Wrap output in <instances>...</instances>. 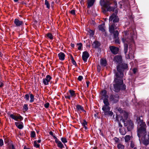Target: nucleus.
<instances>
[{"label": "nucleus", "mask_w": 149, "mask_h": 149, "mask_svg": "<svg viewBox=\"0 0 149 149\" xmlns=\"http://www.w3.org/2000/svg\"><path fill=\"white\" fill-rule=\"evenodd\" d=\"M119 99V96L117 94H111L109 97L110 102L112 104L117 103Z\"/></svg>", "instance_id": "nucleus-5"}, {"label": "nucleus", "mask_w": 149, "mask_h": 149, "mask_svg": "<svg viewBox=\"0 0 149 149\" xmlns=\"http://www.w3.org/2000/svg\"><path fill=\"white\" fill-rule=\"evenodd\" d=\"M117 147L118 149H124L125 148V146L124 145L120 143H119L117 145Z\"/></svg>", "instance_id": "nucleus-38"}, {"label": "nucleus", "mask_w": 149, "mask_h": 149, "mask_svg": "<svg viewBox=\"0 0 149 149\" xmlns=\"http://www.w3.org/2000/svg\"><path fill=\"white\" fill-rule=\"evenodd\" d=\"M61 140L62 142L64 143L67 142V139L66 138L62 137L61 138Z\"/></svg>", "instance_id": "nucleus-44"}, {"label": "nucleus", "mask_w": 149, "mask_h": 149, "mask_svg": "<svg viewBox=\"0 0 149 149\" xmlns=\"http://www.w3.org/2000/svg\"><path fill=\"white\" fill-rule=\"evenodd\" d=\"M118 13V11L116 10L115 13H113L112 15L110 16L109 21V22H111V23L112 21L113 24H115L117 25V23H118L119 21V19L118 16H117V14Z\"/></svg>", "instance_id": "nucleus-4"}, {"label": "nucleus", "mask_w": 149, "mask_h": 149, "mask_svg": "<svg viewBox=\"0 0 149 149\" xmlns=\"http://www.w3.org/2000/svg\"><path fill=\"white\" fill-rule=\"evenodd\" d=\"M118 117V115L117 114H116V120L117 121H119V120Z\"/></svg>", "instance_id": "nucleus-62"}, {"label": "nucleus", "mask_w": 149, "mask_h": 149, "mask_svg": "<svg viewBox=\"0 0 149 149\" xmlns=\"http://www.w3.org/2000/svg\"><path fill=\"white\" fill-rule=\"evenodd\" d=\"M104 25L105 24L104 23H102L98 26V27L100 31L102 32H104L105 31L104 28Z\"/></svg>", "instance_id": "nucleus-20"}, {"label": "nucleus", "mask_w": 149, "mask_h": 149, "mask_svg": "<svg viewBox=\"0 0 149 149\" xmlns=\"http://www.w3.org/2000/svg\"><path fill=\"white\" fill-rule=\"evenodd\" d=\"M119 132L120 134L123 135H125L126 133V130L124 129V130H123L122 128H120Z\"/></svg>", "instance_id": "nucleus-33"}, {"label": "nucleus", "mask_w": 149, "mask_h": 149, "mask_svg": "<svg viewBox=\"0 0 149 149\" xmlns=\"http://www.w3.org/2000/svg\"><path fill=\"white\" fill-rule=\"evenodd\" d=\"M143 144L146 146H148L149 144V138L148 139L144 138L143 140Z\"/></svg>", "instance_id": "nucleus-27"}, {"label": "nucleus", "mask_w": 149, "mask_h": 149, "mask_svg": "<svg viewBox=\"0 0 149 149\" xmlns=\"http://www.w3.org/2000/svg\"><path fill=\"white\" fill-rule=\"evenodd\" d=\"M89 32L90 33V36H93L94 35V32L93 30H91V29H90Z\"/></svg>", "instance_id": "nucleus-49"}, {"label": "nucleus", "mask_w": 149, "mask_h": 149, "mask_svg": "<svg viewBox=\"0 0 149 149\" xmlns=\"http://www.w3.org/2000/svg\"><path fill=\"white\" fill-rule=\"evenodd\" d=\"M110 51L113 54H116L119 51V48L113 46H110L109 47Z\"/></svg>", "instance_id": "nucleus-10"}, {"label": "nucleus", "mask_w": 149, "mask_h": 149, "mask_svg": "<svg viewBox=\"0 0 149 149\" xmlns=\"http://www.w3.org/2000/svg\"><path fill=\"white\" fill-rule=\"evenodd\" d=\"M99 131H100V134L103 137H104V135L102 132L101 131V130L100 129L99 130Z\"/></svg>", "instance_id": "nucleus-58"}, {"label": "nucleus", "mask_w": 149, "mask_h": 149, "mask_svg": "<svg viewBox=\"0 0 149 149\" xmlns=\"http://www.w3.org/2000/svg\"><path fill=\"white\" fill-rule=\"evenodd\" d=\"M55 143L57 144V146L58 147L61 149H62L63 148H64L63 144L61 141H59V140L56 141Z\"/></svg>", "instance_id": "nucleus-21"}, {"label": "nucleus", "mask_w": 149, "mask_h": 149, "mask_svg": "<svg viewBox=\"0 0 149 149\" xmlns=\"http://www.w3.org/2000/svg\"><path fill=\"white\" fill-rule=\"evenodd\" d=\"M139 125L140 126L137 130V135L139 138L141 136L145 138L146 136V125L145 123Z\"/></svg>", "instance_id": "nucleus-3"}, {"label": "nucleus", "mask_w": 149, "mask_h": 149, "mask_svg": "<svg viewBox=\"0 0 149 149\" xmlns=\"http://www.w3.org/2000/svg\"><path fill=\"white\" fill-rule=\"evenodd\" d=\"M52 136L53 137V138L55 139V142L58 140V139L54 135L53 136Z\"/></svg>", "instance_id": "nucleus-57"}, {"label": "nucleus", "mask_w": 149, "mask_h": 149, "mask_svg": "<svg viewBox=\"0 0 149 149\" xmlns=\"http://www.w3.org/2000/svg\"><path fill=\"white\" fill-rule=\"evenodd\" d=\"M113 140H114L117 143H119L120 141L119 138L117 137H115L113 139Z\"/></svg>", "instance_id": "nucleus-47"}, {"label": "nucleus", "mask_w": 149, "mask_h": 149, "mask_svg": "<svg viewBox=\"0 0 149 149\" xmlns=\"http://www.w3.org/2000/svg\"><path fill=\"white\" fill-rule=\"evenodd\" d=\"M45 5L46 6V7L48 9H49L50 8V5L48 1L46 0L45 1Z\"/></svg>", "instance_id": "nucleus-41"}, {"label": "nucleus", "mask_w": 149, "mask_h": 149, "mask_svg": "<svg viewBox=\"0 0 149 149\" xmlns=\"http://www.w3.org/2000/svg\"><path fill=\"white\" fill-rule=\"evenodd\" d=\"M118 111L120 112V113L122 112L123 111V110H122V109L120 108H119L118 109Z\"/></svg>", "instance_id": "nucleus-61"}, {"label": "nucleus", "mask_w": 149, "mask_h": 149, "mask_svg": "<svg viewBox=\"0 0 149 149\" xmlns=\"http://www.w3.org/2000/svg\"><path fill=\"white\" fill-rule=\"evenodd\" d=\"M15 124L16 126L19 129H22L23 127V123L22 122H15Z\"/></svg>", "instance_id": "nucleus-16"}, {"label": "nucleus", "mask_w": 149, "mask_h": 149, "mask_svg": "<svg viewBox=\"0 0 149 149\" xmlns=\"http://www.w3.org/2000/svg\"><path fill=\"white\" fill-rule=\"evenodd\" d=\"M34 146L36 148H39L40 147V145L37 143L36 141H34Z\"/></svg>", "instance_id": "nucleus-46"}, {"label": "nucleus", "mask_w": 149, "mask_h": 149, "mask_svg": "<svg viewBox=\"0 0 149 149\" xmlns=\"http://www.w3.org/2000/svg\"><path fill=\"white\" fill-rule=\"evenodd\" d=\"M116 25L115 24H113L111 25L109 27V31L110 33H112L115 31H114V30L115 29H116L117 28V27L116 26Z\"/></svg>", "instance_id": "nucleus-13"}, {"label": "nucleus", "mask_w": 149, "mask_h": 149, "mask_svg": "<svg viewBox=\"0 0 149 149\" xmlns=\"http://www.w3.org/2000/svg\"><path fill=\"white\" fill-rule=\"evenodd\" d=\"M112 33H113V39L116 38L117 37H118L119 32L117 30H116L114 32Z\"/></svg>", "instance_id": "nucleus-30"}, {"label": "nucleus", "mask_w": 149, "mask_h": 149, "mask_svg": "<svg viewBox=\"0 0 149 149\" xmlns=\"http://www.w3.org/2000/svg\"><path fill=\"white\" fill-rule=\"evenodd\" d=\"M110 107L102 108V109L103 111L102 113H104V116H105L108 113V112H109V111H110Z\"/></svg>", "instance_id": "nucleus-17"}, {"label": "nucleus", "mask_w": 149, "mask_h": 149, "mask_svg": "<svg viewBox=\"0 0 149 149\" xmlns=\"http://www.w3.org/2000/svg\"><path fill=\"white\" fill-rule=\"evenodd\" d=\"M124 125L127 127V130L128 131H131L133 128L134 124L131 120H128L127 121H123Z\"/></svg>", "instance_id": "nucleus-6"}, {"label": "nucleus", "mask_w": 149, "mask_h": 149, "mask_svg": "<svg viewBox=\"0 0 149 149\" xmlns=\"http://www.w3.org/2000/svg\"><path fill=\"white\" fill-rule=\"evenodd\" d=\"M17 121H18V119H19L21 120L23 119V118L19 114H17Z\"/></svg>", "instance_id": "nucleus-37"}, {"label": "nucleus", "mask_w": 149, "mask_h": 149, "mask_svg": "<svg viewBox=\"0 0 149 149\" xmlns=\"http://www.w3.org/2000/svg\"><path fill=\"white\" fill-rule=\"evenodd\" d=\"M45 36L46 38H49L50 40H52L54 37L52 34L49 33H48L46 34Z\"/></svg>", "instance_id": "nucleus-29"}, {"label": "nucleus", "mask_w": 149, "mask_h": 149, "mask_svg": "<svg viewBox=\"0 0 149 149\" xmlns=\"http://www.w3.org/2000/svg\"><path fill=\"white\" fill-rule=\"evenodd\" d=\"M136 121L138 123V125L141 124V123L143 124V123H145L143 122V120H141L140 117H137Z\"/></svg>", "instance_id": "nucleus-24"}, {"label": "nucleus", "mask_w": 149, "mask_h": 149, "mask_svg": "<svg viewBox=\"0 0 149 149\" xmlns=\"http://www.w3.org/2000/svg\"><path fill=\"white\" fill-rule=\"evenodd\" d=\"M30 92L29 93V94H26L24 96V99L26 101H28L29 100L30 97Z\"/></svg>", "instance_id": "nucleus-35"}, {"label": "nucleus", "mask_w": 149, "mask_h": 149, "mask_svg": "<svg viewBox=\"0 0 149 149\" xmlns=\"http://www.w3.org/2000/svg\"><path fill=\"white\" fill-rule=\"evenodd\" d=\"M9 147L10 149H15L14 146L12 143L10 144L9 146Z\"/></svg>", "instance_id": "nucleus-52"}, {"label": "nucleus", "mask_w": 149, "mask_h": 149, "mask_svg": "<svg viewBox=\"0 0 149 149\" xmlns=\"http://www.w3.org/2000/svg\"><path fill=\"white\" fill-rule=\"evenodd\" d=\"M49 104L48 102L44 104V107L46 108H47L49 107Z\"/></svg>", "instance_id": "nucleus-53"}, {"label": "nucleus", "mask_w": 149, "mask_h": 149, "mask_svg": "<svg viewBox=\"0 0 149 149\" xmlns=\"http://www.w3.org/2000/svg\"><path fill=\"white\" fill-rule=\"evenodd\" d=\"M69 12L73 15H75V10H72L69 11Z\"/></svg>", "instance_id": "nucleus-50"}, {"label": "nucleus", "mask_w": 149, "mask_h": 149, "mask_svg": "<svg viewBox=\"0 0 149 149\" xmlns=\"http://www.w3.org/2000/svg\"><path fill=\"white\" fill-rule=\"evenodd\" d=\"M125 141H128L130 140V136L129 135H126L125 136Z\"/></svg>", "instance_id": "nucleus-48"}, {"label": "nucleus", "mask_w": 149, "mask_h": 149, "mask_svg": "<svg viewBox=\"0 0 149 149\" xmlns=\"http://www.w3.org/2000/svg\"><path fill=\"white\" fill-rule=\"evenodd\" d=\"M16 113H14L13 114H9V117L11 118L14 120H17V115Z\"/></svg>", "instance_id": "nucleus-26"}, {"label": "nucleus", "mask_w": 149, "mask_h": 149, "mask_svg": "<svg viewBox=\"0 0 149 149\" xmlns=\"http://www.w3.org/2000/svg\"><path fill=\"white\" fill-rule=\"evenodd\" d=\"M83 79V77L82 76H79L78 78V80L80 81H81Z\"/></svg>", "instance_id": "nucleus-54"}, {"label": "nucleus", "mask_w": 149, "mask_h": 149, "mask_svg": "<svg viewBox=\"0 0 149 149\" xmlns=\"http://www.w3.org/2000/svg\"><path fill=\"white\" fill-rule=\"evenodd\" d=\"M65 98L66 99H67L69 100H70L71 99V96L70 95H65Z\"/></svg>", "instance_id": "nucleus-56"}, {"label": "nucleus", "mask_w": 149, "mask_h": 149, "mask_svg": "<svg viewBox=\"0 0 149 149\" xmlns=\"http://www.w3.org/2000/svg\"><path fill=\"white\" fill-rule=\"evenodd\" d=\"M3 85H4L3 83L2 82H1L0 83V88L2 87L3 86Z\"/></svg>", "instance_id": "nucleus-64"}, {"label": "nucleus", "mask_w": 149, "mask_h": 149, "mask_svg": "<svg viewBox=\"0 0 149 149\" xmlns=\"http://www.w3.org/2000/svg\"><path fill=\"white\" fill-rule=\"evenodd\" d=\"M74 91L72 90H70L69 93L71 97H75L76 96V94L75 93Z\"/></svg>", "instance_id": "nucleus-32"}, {"label": "nucleus", "mask_w": 149, "mask_h": 149, "mask_svg": "<svg viewBox=\"0 0 149 149\" xmlns=\"http://www.w3.org/2000/svg\"><path fill=\"white\" fill-rule=\"evenodd\" d=\"M113 60L117 64H118L123 62L122 57L120 55H116L114 58Z\"/></svg>", "instance_id": "nucleus-7"}, {"label": "nucleus", "mask_w": 149, "mask_h": 149, "mask_svg": "<svg viewBox=\"0 0 149 149\" xmlns=\"http://www.w3.org/2000/svg\"><path fill=\"white\" fill-rule=\"evenodd\" d=\"M70 57L72 63L73 65H75V66H76L77 65V64L76 61L74 60L73 57L71 54L70 55Z\"/></svg>", "instance_id": "nucleus-36"}, {"label": "nucleus", "mask_w": 149, "mask_h": 149, "mask_svg": "<svg viewBox=\"0 0 149 149\" xmlns=\"http://www.w3.org/2000/svg\"><path fill=\"white\" fill-rule=\"evenodd\" d=\"M114 42L116 44H120V40L118 37H117L116 38H115Z\"/></svg>", "instance_id": "nucleus-43"}, {"label": "nucleus", "mask_w": 149, "mask_h": 149, "mask_svg": "<svg viewBox=\"0 0 149 149\" xmlns=\"http://www.w3.org/2000/svg\"><path fill=\"white\" fill-rule=\"evenodd\" d=\"M128 49V45L127 43L124 44V52L125 55L126 54Z\"/></svg>", "instance_id": "nucleus-28"}, {"label": "nucleus", "mask_w": 149, "mask_h": 149, "mask_svg": "<svg viewBox=\"0 0 149 149\" xmlns=\"http://www.w3.org/2000/svg\"><path fill=\"white\" fill-rule=\"evenodd\" d=\"M100 3L107 9V11L109 12H114L118 7L117 2L116 0H109L105 1V0H100Z\"/></svg>", "instance_id": "nucleus-2"}, {"label": "nucleus", "mask_w": 149, "mask_h": 149, "mask_svg": "<svg viewBox=\"0 0 149 149\" xmlns=\"http://www.w3.org/2000/svg\"><path fill=\"white\" fill-rule=\"evenodd\" d=\"M128 117V114L127 112L125 111L123 113V115L121 117V119H122L123 122V121H126Z\"/></svg>", "instance_id": "nucleus-14"}, {"label": "nucleus", "mask_w": 149, "mask_h": 149, "mask_svg": "<svg viewBox=\"0 0 149 149\" xmlns=\"http://www.w3.org/2000/svg\"><path fill=\"white\" fill-rule=\"evenodd\" d=\"M89 56V54L87 51H86L83 52L82 58L84 63L87 62V59Z\"/></svg>", "instance_id": "nucleus-9"}, {"label": "nucleus", "mask_w": 149, "mask_h": 149, "mask_svg": "<svg viewBox=\"0 0 149 149\" xmlns=\"http://www.w3.org/2000/svg\"><path fill=\"white\" fill-rule=\"evenodd\" d=\"M4 143L5 144H7V145H9V144H11L12 142V141L10 139H9L7 138L4 139Z\"/></svg>", "instance_id": "nucleus-31"}, {"label": "nucleus", "mask_w": 149, "mask_h": 149, "mask_svg": "<svg viewBox=\"0 0 149 149\" xmlns=\"http://www.w3.org/2000/svg\"><path fill=\"white\" fill-rule=\"evenodd\" d=\"M133 71L134 74H135L136 73L137 71V69L136 68H134L133 69Z\"/></svg>", "instance_id": "nucleus-59"}, {"label": "nucleus", "mask_w": 149, "mask_h": 149, "mask_svg": "<svg viewBox=\"0 0 149 149\" xmlns=\"http://www.w3.org/2000/svg\"><path fill=\"white\" fill-rule=\"evenodd\" d=\"M102 11L104 13H106L108 11H107V9L105 8V9H103Z\"/></svg>", "instance_id": "nucleus-63"}, {"label": "nucleus", "mask_w": 149, "mask_h": 149, "mask_svg": "<svg viewBox=\"0 0 149 149\" xmlns=\"http://www.w3.org/2000/svg\"><path fill=\"white\" fill-rule=\"evenodd\" d=\"M82 125L83 126L85 130H87L88 128L86 126L87 125V123L85 119L83 120L82 122L81 123Z\"/></svg>", "instance_id": "nucleus-22"}, {"label": "nucleus", "mask_w": 149, "mask_h": 149, "mask_svg": "<svg viewBox=\"0 0 149 149\" xmlns=\"http://www.w3.org/2000/svg\"><path fill=\"white\" fill-rule=\"evenodd\" d=\"M3 145V141L2 139H0V146H2Z\"/></svg>", "instance_id": "nucleus-55"}, {"label": "nucleus", "mask_w": 149, "mask_h": 149, "mask_svg": "<svg viewBox=\"0 0 149 149\" xmlns=\"http://www.w3.org/2000/svg\"><path fill=\"white\" fill-rule=\"evenodd\" d=\"M59 59L61 61H63L65 59V54L62 52H61L58 54Z\"/></svg>", "instance_id": "nucleus-19"}, {"label": "nucleus", "mask_w": 149, "mask_h": 149, "mask_svg": "<svg viewBox=\"0 0 149 149\" xmlns=\"http://www.w3.org/2000/svg\"><path fill=\"white\" fill-rule=\"evenodd\" d=\"M113 114V113L111 111H109V112L105 116H111Z\"/></svg>", "instance_id": "nucleus-45"}, {"label": "nucleus", "mask_w": 149, "mask_h": 149, "mask_svg": "<svg viewBox=\"0 0 149 149\" xmlns=\"http://www.w3.org/2000/svg\"><path fill=\"white\" fill-rule=\"evenodd\" d=\"M14 23L15 25L16 26L19 27L23 24V22L22 21H19L18 19H15L14 20Z\"/></svg>", "instance_id": "nucleus-12"}, {"label": "nucleus", "mask_w": 149, "mask_h": 149, "mask_svg": "<svg viewBox=\"0 0 149 149\" xmlns=\"http://www.w3.org/2000/svg\"><path fill=\"white\" fill-rule=\"evenodd\" d=\"M28 105L27 104H24L23 106V110L25 111H27L28 109Z\"/></svg>", "instance_id": "nucleus-39"}, {"label": "nucleus", "mask_w": 149, "mask_h": 149, "mask_svg": "<svg viewBox=\"0 0 149 149\" xmlns=\"http://www.w3.org/2000/svg\"><path fill=\"white\" fill-rule=\"evenodd\" d=\"M100 45L101 44L99 41L95 40L92 44V47L93 48L97 49L99 48Z\"/></svg>", "instance_id": "nucleus-11"}, {"label": "nucleus", "mask_w": 149, "mask_h": 149, "mask_svg": "<svg viewBox=\"0 0 149 149\" xmlns=\"http://www.w3.org/2000/svg\"><path fill=\"white\" fill-rule=\"evenodd\" d=\"M52 79V77L49 75H47L45 78L43 80V83L45 85H47L49 84V83L50 82Z\"/></svg>", "instance_id": "nucleus-8"}, {"label": "nucleus", "mask_w": 149, "mask_h": 149, "mask_svg": "<svg viewBox=\"0 0 149 149\" xmlns=\"http://www.w3.org/2000/svg\"><path fill=\"white\" fill-rule=\"evenodd\" d=\"M128 65L125 63H120L117 66V72L114 70V75L113 81V88L112 90L116 93H118L120 91H124L126 89V86L123 83V77L124 72L127 70Z\"/></svg>", "instance_id": "nucleus-1"}, {"label": "nucleus", "mask_w": 149, "mask_h": 149, "mask_svg": "<svg viewBox=\"0 0 149 149\" xmlns=\"http://www.w3.org/2000/svg\"><path fill=\"white\" fill-rule=\"evenodd\" d=\"M103 103L104 105L102 107V108H105L110 107H109V104L108 99H104L103 100Z\"/></svg>", "instance_id": "nucleus-18"}, {"label": "nucleus", "mask_w": 149, "mask_h": 149, "mask_svg": "<svg viewBox=\"0 0 149 149\" xmlns=\"http://www.w3.org/2000/svg\"><path fill=\"white\" fill-rule=\"evenodd\" d=\"M95 2V0H89L88 3V5L87 7L89 8L90 7L92 6Z\"/></svg>", "instance_id": "nucleus-23"}, {"label": "nucleus", "mask_w": 149, "mask_h": 149, "mask_svg": "<svg viewBox=\"0 0 149 149\" xmlns=\"http://www.w3.org/2000/svg\"><path fill=\"white\" fill-rule=\"evenodd\" d=\"M134 144L132 143V142H131L130 144V146L132 148H133L134 147Z\"/></svg>", "instance_id": "nucleus-60"}, {"label": "nucleus", "mask_w": 149, "mask_h": 149, "mask_svg": "<svg viewBox=\"0 0 149 149\" xmlns=\"http://www.w3.org/2000/svg\"><path fill=\"white\" fill-rule=\"evenodd\" d=\"M77 46H79L78 49L79 50H81V48H82L83 45L81 43H77Z\"/></svg>", "instance_id": "nucleus-40"}, {"label": "nucleus", "mask_w": 149, "mask_h": 149, "mask_svg": "<svg viewBox=\"0 0 149 149\" xmlns=\"http://www.w3.org/2000/svg\"><path fill=\"white\" fill-rule=\"evenodd\" d=\"M107 61L105 59H101L100 60V64L103 66H106L107 65Z\"/></svg>", "instance_id": "nucleus-25"}, {"label": "nucleus", "mask_w": 149, "mask_h": 149, "mask_svg": "<svg viewBox=\"0 0 149 149\" xmlns=\"http://www.w3.org/2000/svg\"><path fill=\"white\" fill-rule=\"evenodd\" d=\"M76 109L77 111H81L86 112V111L84 109V107L79 104H77L76 105Z\"/></svg>", "instance_id": "nucleus-15"}, {"label": "nucleus", "mask_w": 149, "mask_h": 149, "mask_svg": "<svg viewBox=\"0 0 149 149\" xmlns=\"http://www.w3.org/2000/svg\"><path fill=\"white\" fill-rule=\"evenodd\" d=\"M102 95L103 96L107 94V91L106 90H104L102 91Z\"/></svg>", "instance_id": "nucleus-51"}, {"label": "nucleus", "mask_w": 149, "mask_h": 149, "mask_svg": "<svg viewBox=\"0 0 149 149\" xmlns=\"http://www.w3.org/2000/svg\"><path fill=\"white\" fill-rule=\"evenodd\" d=\"M30 100L29 101L31 103L33 102H34V95L30 93Z\"/></svg>", "instance_id": "nucleus-34"}, {"label": "nucleus", "mask_w": 149, "mask_h": 149, "mask_svg": "<svg viewBox=\"0 0 149 149\" xmlns=\"http://www.w3.org/2000/svg\"><path fill=\"white\" fill-rule=\"evenodd\" d=\"M36 136V135L35 132L34 131H31V138H34Z\"/></svg>", "instance_id": "nucleus-42"}]
</instances>
